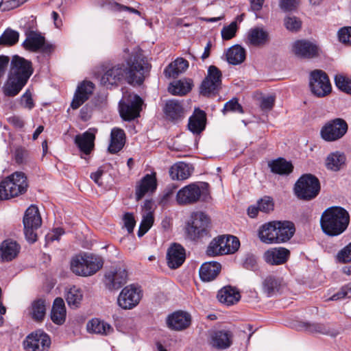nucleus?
Listing matches in <instances>:
<instances>
[{
  "mask_svg": "<svg viewBox=\"0 0 351 351\" xmlns=\"http://www.w3.org/2000/svg\"><path fill=\"white\" fill-rule=\"evenodd\" d=\"M148 69L147 62L136 56L126 62L117 64L108 69L102 75L101 82L105 86L118 85L123 81L132 85H141L144 82L145 73Z\"/></svg>",
  "mask_w": 351,
  "mask_h": 351,
  "instance_id": "1",
  "label": "nucleus"
},
{
  "mask_svg": "<svg viewBox=\"0 0 351 351\" xmlns=\"http://www.w3.org/2000/svg\"><path fill=\"white\" fill-rule=\"evenodd\" d=\"M33 72L31 61L18 55L13 56L8 79L3 86V94L10 97L17 95L26 85Z\"/></svg>",
  "mask_w": 351,
  "mask_h": 351,
  "instance_id": "2",
  "label": "nucleus"
},
{
  "mask_svg": "<svg viewBox=\"0 0 351 351\" xmlns=\"http://www.w3.org/2000/svg\"><path fill=\"white\" fill-rule=\"evenodd\" d=\"M350 223V214L343 207L331 206L322 214L320 226L328 237H337L343 233Z\"/></svg>",
  "mask_w": 351,
  "mask_h": 351,
  "instance_id": "3",
  "label": "nucleus"
},
{
  "mask_svg": "<svg viewBox=\"0 0 351 351\" xmlns=\"http://www.w3.org/2000/svg\"><path fill=\"white\" fill-rule=\"evenodd\" d=\"M102 266L101 258L87 253L75 255L70 261L71 271L80 276H92L97 273Z\"/></svg>",
  "mask_w": 351,
  "mask_h": 351,
  "instance_id": "4",
  "label": "nucleus"
},
{
  "mask_svg": "<svg viewBox=\"0 0 351 351\" xmlns=\"http://www.w3.org/2000/svg\"><path fill=\"white\" fill-rule=\"evenodd\" d=\"M211 221L208 215L202 211L193 212L186 225V234L191 241L210 237Z\"/></svg>",
  "mask_w": 351,
  "mask_h": 351,
  "instance_id": "5",
  "label": "nucleus"
},
{
  "mask_svg": "<svg viewBox=\"0 0 351 351\" xmlns=\"http://www.w3.org/2000/svg\"><path fill=\"white\" fill-rule=\"evenodd\" d=\"M27 178L22 172H15L0 183V200L8 199L25 193Z\"/></svg>",
  "mask_w": 351,
  "mask_h": 351,
  "instance_id": "6",
  "label": "nucleus"
},
{
  "mask_svg": "<svg viewBox=\"0 0 351 351\" xmlns=\"http://www.w3.org/2000/svg\"><path fill=\"white\" fill-rule=\"evenodd\" d=\"M294 191L297 197L301 199H313L319 193V181L312 174H304L296 182Z\"/></svg>",
  "mask_w": 351,
  "mask_h": 351,
  "instance_id": "7",
  "label": "nucleus"
},
{
  "mask_svg": "<svg viewBox=\"0 0 351 351\" xmlns=\"http://www.w3.org/2000/svg\"><path fill=\"white\" fill-rule=\"evenodd\" d=\"M209 197L208 191L197 183H191L180 189L176 194V202L179 205H191Z\"/></svg>",
  "mask_w": 351,
  "mask_h": 351,
  "instance_id": "8",
  "label": "nucleus"
},
{
  "mask_svg": "<svg viewBox=\"0 0 351 351\" xmlns=\"http://www.w3.org/2000/svg\"><path fill=\"white\" fill-rule=\"evenodd\" d=\"M222 73L215 66L211 65L208 67L207 75L202 81L199 93L205 97H215L221 88Z\"/></svg>",
  "mask_w": 351,
  "mask_h": 351,
  "instance_id": "9",
  "label": "nucleus"
},
{
  "mask_svg": "<svg viewBox=\"0 0 351 351\" xmlns=\"http://www.w3.org/2000/svg\"><path fill=\"white\" fill-rule=\"evenodd\" d=\"M348 125L341 118L332 119L322 128L320 135L327 142H333L341 138L348 132Z\"/></svg>",
  "mask_w": 351,
  "mask_h": 351,
  "instance_id": "10",
  "label": "nucleus"
},
{
  "mask_svg": "<svg viewBox=\"0 0 351 351\" xmlns=\"http://www.w3.org/2000/svg\"><path fill=\"white\" fill-rule=\"evenodd\" d=\"M309 86L311 92L319 97H325L332 90L327 74L319 69L314 70L311 73Z\"/></svg>",
  "mask_w": 351,
  "mask_h": 351,
  "instance_id": "11",
  "label": "nucleus"
},
{
  "mask_svg": "<svg viewBox=\"0 0 351 351\" xmlns=\"http://www.w3.org/2000/svg\"><path fill=\"white\" fill-rule=\"evenodd\" d=\"M291 51L298 58L308 60L319 57L321 49L315 43L301 39L293 43Z\"/></svg>",
  "mask_w": 351,
  "mask_h": 351,
  "instance_id": "12",
  "label": "nucleus"
},
{
  "mask_svg": "<svg viewBox=\"0 0 351 351\" xmlns=\"http://www.w3.org/2000/svg\"><path fill=\"white\" fill-rule=\"evenodd\" d=\"M142 291L140 288L134 285L124 287L117 298V304L122 309H132L140 302Z\"/></svg>",
  "mask_w": 351,
  "mask_h": 351,
  "instance_id": "13",
  "label": "nucleus"
},
{
  "mask_svg": "<svg viewBox=\"0 0 351 351\" xmlns=\"http://www.w3.org/2000/svg\"><path fill=\"white\" fill-rule=\"evenodd\" d=\"M26 38L23 43V47L32 52H51L53 47L45 42V38L40 33L33 30L25 32Z\"/></svg>",
  "mask_w": 351,
  "mask_h": 351,
  "instance_id": "14",
  "label": "nucleus"
},
{
  "mask_svg": "<svg viewBox=\"0 0 351 351\" xmlns=\"http://www.w3.org/2000/svg\"><path fill=\"white\" fill-rule=\"evenodd\" d=\"M23 343L27 351H48L51 339L43 331L37 330L29 334Z\"/></svg>",
  "mask_w": 351,
  "mask_h": 351,
  "instance_id": "15",
  "label": "nucleus"
},
{
  "mask_svg": "<svg viewBox=\"0 0 351 351\" xmlns=\"http://www.w3.org/2000/svg\"><path fill=\"white\" fill-rule=\"evenodd\" d=\"M127 280L128 271L123 266L112 267L104 276V283L110 291L120 289Z\"/></svg>",
  "mask_w": 351,
  "mask_h": 351,
  "instance_id": "16",
  "label": "nucleus"
},
{
  "mask_svg": "<svg viewBox=\"0 0 351 351\" xmlns=\"http://www.w3.org/2000/svg\"><path fill=\"white\" fill-rule=\"evenodd\" d=\"M128 103L121 100L119 102V112L121 118L125 121H132L137 118L141 110L142 99L137 95H130Z\"/></svg>",
  "mask_w": 351,
  "mask_h": 351,
  "instance_id": "17",
  "label": "nucleus"
},
{
  "mask_svg": "<svg viewBox=\"0 0 351 351\" xmlns=\"http://www.w3.org/2000/svg\"><path fill=\"white\" fill-rule=\"evenodd\" d=\"M94 90V84L91 82L84 81L77 86L75 92L71 107L73 110L79 108L85 103L92 95Z\"/></svg>",
  "mask_w": 351,
  "mask_h": 351,
  "instance_id": "18",
  "label": "nucleus"
},
{
  "mask_svg": "<svg viewBox=\"0 0 351 351\" xmlns=\"http://www.w3.org/2000/svg\"><path fill=\"white\" fill-rule=\"evenodd\" d=\"M96 132L97 129L89 128L83 134L75 136V143L84 154L88 155L94 149Z\"/></svg>",
  "mask_w": 351,
  "mask_h": 351,
  "instance_id": "19",
  "label": "nucleus"
},
{
  "mask_svg": "<svg viewBox=\"0 0 351 351\" xmlns=\"http://www.w3.org/2000/svg\"><path fill=\"white\" fill-rule=\"evenodd\" d=\"M191 321L190 314L179 311L173 313L167 317V324L172 330H182L189 326Z\"/></svg>",
  "mask_w": 351,
  "mask_h": 351,
  "instance_id": "20",
  "label": "nucleus"
},
{
  "mask_svg": "<svg viewBox=\"0 0 351 351\" xmlns=\"http://www.w3.org/2000/svg\"><path fill=\"white\" fill-rule=\"evenodd\" d=\"M186 258L185 250L180 244L173 243L167 251V265L171 269L180 267Z\"/></svg>",
  "mask_w": 351,
  "mask_h": 351,
  "instance_id": "21",
  "label": "nucleus"
},
{
  "mask_svg": "<svg viewBox=\"0 0 351 351\" xmlns=\"http://www.w3.org/2000/svg\"><path fill=\"white\" fill-rule=\"evenodd\" d=\"M21 250L20 245L12 239L4 240L0 244V261L9 262L14 259Z\"/></svg>",
  "mask_w": 351,
  "mask_h": 351,
  "instance_id": "22",
  "label": "nucleus"
},
{
  "mask_svg": "<svg viewBox=\"0 0 351 351\" xmlns=\"http://www.w3.org/2000/svg\"><path fill=\"white\" fill-rule=\"evenodd\" d=\"M290 256V251L285 247H274L266 251L264 254L265 261L272 265L284 264Z\"/></svg>",
  "mask_w": 351,
  "mask_h": 351,
  "instance_id": "23",
  "label": "nucleus"
},
{
  "mask_svg": "<svg viewBox=\"0 0 351 351\" xmlns=\"http://www.w3.org/2000/svg\"><path fill=\"white\" fill-rule=\"evenodd\" d=\"M277 221L265 223L260 226L258 235L260 240L265 243H276Z\"/></svg>",
  "mask_w": 351,
  "mask_h": 351,
  "instance_id": "24",
  "label": "nucleus"
},
{
  "mask_svg": "<svg viewBox=\"0 0 351 351\" xmlns=\"http://www.w3.org/2000/svg\"><path fill=\"white\" fill-rule=\"evenodd\" d=\"M295 231V225L290 221H277L276 243L289 241Z\"/></svg>",
  "mask_w": 351,
  "mask_h": 351,
  "instance_id": "25",
  "label": "nucleus"
},
{
  "mask_svg": "<svg viewBox=\"0 0 351 351\" xmlns=\"http://www.w3.org/2000/svg\"><path fill=\"white\" fill-rule=\"evenodd\" d=\"M164 112L168 119L174 121L181 120L184 117V113L182 103L176 99L167 101Z\"/></svg>",
  "mask_w": 351,
  "mask_h": 351,
  "instance_id": "26",
  "label": "nucleus"
},
{
  "mask_svg": "<svg viewBox=\"0 0 351 351\" xmlns=\"http://www.w3.org/2000/svg\"><path fill=\"white\" fill-rule=\"evenodd\" d=\"M156 178L154 174L145 175L136 188V200H140L147 193L153 192L156 189Z\"/></svg>",
  "mask_w": 351,
  "mask_h": 351,
  "instance_id": "27",
  "label": "nucleus"
},
{
  "mask_svg": "<svg viewBox=\"0 0 351 351\" xmlns=\"http://www.w3.org/2000/svg\"><path fill=\"white\" fill-rule=\"evenodd\" d=\"M217 298L221 303L230 306L238 302L241 295L236 288L226 286L218 291Z\"/></svg>",
  "mask_w": 351,
  "mask_h": 351,
  "instance_id": "28",
  "label": "nucleus"
},
{
  "mask_svg": "<svg viewBox=\"0 0 351 351\" xmlns=\"http://www.w3.org/2000/svg\"><path fill=\"white\" fill-rule=\"evenodd\" d=\"M221 270V265L215 261L206 262L202 265L199 274L201 280L204 282L213 280Z\"/></svg>",
  "mask_w": 351,
  "mask_h": 351,
  "instance_id": "29",
  "label": "nucleus"
},
{
  "mask_svg": "<svg viewBox=\"0 0 351 351\" xmlns=\"http://www.w3.org/2000/svg\"><path fill=\"white\" fill-rule=\"evenodd\" d=\"M206 113L199 109H195L193 114L189 118L188 127L194 134H199L206 126Z\"/></svg>",
  "mask_w": 351,
  "mask_h": 351,
  "instance_id": "30",
  "label": "nucleus"
},
{
  "mask_svg": "<svg viewBox=\"0 0 351 351\" xmlns=\"http://www.w3.org/2000/svg\"><path fill=\"white\" fill-rule=\"evenodd\" d=\"M269 40V34L262 28L251 29L247 33V43L248 45L259 47L267 43Z\"/></svg>",
  "mask_w": 351,
  "mask_h": 351,
  "instance_id": "31",
  "label": "nucleus"
},
{
  "mask_svg": "<svg viewBox=\"0 0 351 351\" xmlns=\"http://www.w3.org/2000/svg\"><path fill=\"white\" fill-rule=\"evenodd\" d=\"M88 332L99 334L101 335H108L114 332L113 328L108 323L94 318L90 320L86 325Z\"/></svg>",
  "mask_w": 351,
  "mask_h": 351,
  "instance_id": "32",
  "label": "nucleus"
},
{
  "mask_svg": "<svg viewBox=\"0 0 351 351\" xmlns=\"http://www.w3.org/2000/svg\"><path fill=\"white\" fill-rule=\"evenodd\" d=\"M51 319L53 323L58 325H62L66 319V308L63 299L57 298L55 299L51 312Z\"/></svg>",
  "mask_w": 351,
  "mask_h": 351,
  "instance_id": "33",
  "label": "nucleus"
},
{
  "mask_svg": "<svg viewBox=\"0 0 351 351\" xmlns=\"http://www.w3.org/2000/svg\"><path fill=\"white\" fill-rule=\"evenodd\" d=\"M346 155L341 152L330 153L326 158V167L328 169L338 171L346 165Z\"/></svg>",
  "mask_w": 351,
  "mask_h": 351,
  "instance_id": "34",
  "label": "nucleus"
},
{
  "mask_svg": "<svg viewBox=\"0 0 351 351\" xmlns=\"http://www.w3.org/2000/svg\"><path fill=\"white\" fill-rule=\"evenodd\" d=\"M125 143V133L122 129L114 128L110 134V143L108 147V151L111 154L119 152L123 147Z\"/></svg>",
  "mask_w": 351,
  "mask_h": 351,
  "instance_id": "35",
  "label": "nucleus"
},
{
  "mask_svg": "<svg viewBox=\"0 0 351 351\" xmlns=\"http://www.w3.org/2000/svg\"><path fill=\"white\" fill-rule=\"evenodd\" d=\"M189 67V62L182 58H178L165 68V75L168 77H176Z\"/></svg>",
  "mask_w": 351,
  "mask_h": 351,
  "instance_id": "36",
  "label": "nucleus"
},
{
  "mask_svg": "<svg viewBox=\"0 0 351 351\" xmlns=\"http://www.w3.org/2000/svg\"><path fill=\"white\" fill-rule=\"evenodd\" d=\"M191 174L189 165L182 162L176 163L169 169V175L173 180H184L189 178Z\"/></svg>",
  "mask_w": 351,
  "mask_h": 351,
  "instance_id": "37",
  "label": "nucleus"
},
{
  "mask_svg": "<svg viewBox=\"0 0 351 351\" xmlns=\"http://www.w3.org/2000/svg\"><path fill=\"white\" fill-rule=\"evenodd\" d=\"M23 222V226L40 227L42 219L38 208L36 206L32 205L25 210Z\"/></svg>",
  "mask_w": 351,
  "mask_h": 351,
  "instance_id": "38",
  "label": "nucleus"
},
{
  "mask_svg": "<svg viewBox=\"0 0 351 351\" xmlns=\"http://www.w3.org/2000/svg\"><path fill=\"white\" fill-rule=\"evenodd\" d=\"M271 172L279 175H288L293 171V167L290 162L279 158L269 162Z\"/></svg>",
  "mask_w": 351,
  "mask_h": 351,
  "instance_id": "39",
  "label": "nucleus"
},
{
  "mask_svg": "<svg viewBox=\"0 0 351 351\" xmlns=\"http://www.w3.org/2000/svg\"><path fill=\"white\" fill-rule=\"evenodd\" d=\"M245 49L238 45L230 47L226 52L227 61L233 65L242 63L245 60Z\"/></svg>",
  "mask_w": 351,
  "mask_h": 351,
  "instance_id": "40",
  "label": "nucleus"
},
{
  "mask_svg": "<svg viewBox=\"0 0 351 351\" xmlns=\"http://www.w3.org/2000/svg\"><path fill=\"white\" fill-rule=\"evenodd\" d=\"M282 286V280L274 276H267L263 282V291L271 297L277 293Z\"/></svg>",
  "mask_w": 351,
  "mask_h": 351,
  "instance_id": "41",
  "label": "nucleus"
},
{
  "mask_svg": "<svg viewBox=\"0 0 351 351\" xmlns=\"http://www.w3.org/2000/svg\"><path fill=\"white\" fill-rule=\"evenodd\" d=\"M221 241L223 254H233L239 248V240L234 236H221Z\"/></svg>",
  "mask_w": 351,
  "mask_h": 351,
  "instance_id": "42",
  "label": "nucleus"
},
{
  "mask_svg": "<svg viewBox=\"0 0 351 351\" xmlns=\"http://www.w3.org/2000/svg\"><path fill=\"white\" fill-rule=\"evenodd\" d=\"M302 326L305 330L311 333H319L333 337L337 335L336 331L331 330L328 326L324 324L304 322Z\"/></svg>",
  "mask_w": 351,
  "mask_h": 351,
  "instance_id": "43",
  "label": "nucleus"
},
{
  "mask_svg": "<svg viewBox=\"0 0 351 351\" xmlns=\"http://www.w3.org/2000/svg\"><path fill=\"white\" fill-rule=\"evenodd\" d=\"M192 88V83L186 80H180L171 84L169 91L173 95H185Z\"/></svg>",
  "mask_w": 351,
  "mask_h": 351,
  "instance_id": "44",
  "label": "nucleus"
},
{
  "mask_svg": "<svg viewBox=\"0 0 351 351\" xmlns=\"http://www.w3.org/2000/svg\"><path fill=\"white\" fill-rule=\"evenodd\" d=\"M213 346L217 348H226L230 346V335L227 331H217L212 337Z\"/></svg>",
  "mask_w": 351,
  "mask_h": 351,
  "instance_id": "45",
  "label": "nucleus"
},
{
  "mask_svg": "<svg viewBox=\"0 0 351 351\" xmlns=\"http://www.w3.org/2000/svg\"><path fill=\"white\" fill-rule=\"evenodd\" d=\"M83 298L82 291L80 289L73 286L66 294V302L71 308H77L81 304Z\"/></svg>",
  "mask_w": 351,
  "mask_h": 351,
  "instance_id": "46",
  "label": "nucleus"
},
{
  "mask_svg": "<svg viewBox=\"0 0 351 351\" xmlns=\"http://www.w3.org/2000/svg\"><path fill=\"white\" fill-rule=\"evenodd\" d=\"M45 313V300L43 299H38L34 300L32 304L31 314L32 318L36 321H41L43 319Z\"/></svg>",
  "mask_w": 351,
  "mask_h": 351,
  "instance_id": "47",
  "label": "nucleus"
},
{
  "mask_svg": "<svg viewBox=\"0 0 351 351\" xmlns=\"http://www.w3.org/2000/svg\"><path fill=\"white\" fill-rule=\"evenodd\" d=\"M19 34L11 29H7L0 36V45L12 46L19 41Z\"/></svg>",
  "mask_w": 351,
  "mask_h": 351,
  "instance_id": "48",
  "label": "nucleus"
},
{
  "mask_svg": "<svg viewBox=\"0 0 351 351\" xmlns=\"http://www.w3.org/2000/svg\"><path fill=\"white\" fill-rule=\"evenodd\" d=\"M154 218L152 211L146 212V213L143 215V219L138 231V236L139 237L143 236L150 229L154 223Z\"/></svg>",
  "mask_w": 351,
  "mask_h": 351,
  "instance_id": "49",
  "label": "nucleus"
},
{
  "mask_svg": "<svg viewBox=\"0 0 351 351\" xmlns=\"http://www.w3.org/2000/svg\"><path fill=\"white\" fill-rule=\"evenodd\" d=\"M335 82L339 89L351 95V78L338 74L335 75Z\"/></svg>",
  "mask_w": 351,
  "mask_h": 351,
  "instance_id": "50",
  "label": "nucleus"
},
{
  "mask_svg": "<svg viewBox=\"0 0 351 351\" xmlns=\"http://www.w3.org/2000/svg\"><path fill=\"white\" fill-rule=\"evenodd\" d=\"M221 241V236L213 239L207 247V255L215 256L217 255L223 254Z\"/></svg>",
  "mask_w": 351,
  "mask_h": 351,
  "instance_id": "51",
  "label": "nucleus"
},
{
  "mask_svg": "<svg viewBox=\"0 0 351 351\" xmlns=\"http://www.w3.org/2000/svg\"><path fill=\"white\" fill-rule=\"evenodd\" d=\"M285 27L291 32H297L300 29L302 21L295 16H287L284 19Z\"/></svg>",
  "mask_w": 351,
  "mask_h": 351,
  "instance_id": "52",
  "label": "nucleus"
},
{
  "mask_svg": "<svg viewBox=\"0 0 351 351\" xmlns=\"http://www.w3.org/2000/svg\"><path fill=\"white\" fill-rule=\"evenodd\" d=\"M351 298V282L341 287V290L332 295L328 300H339Z\"/></svg>",
  "mask_w": 351,
  "mask_h": 351,
  "instance_id": "53",
  "label": "nucleus"
},
{
  "mask_svg": "<svg viewBox=\"0 0 351 351\" xmlns=\"http://www.w3.org/2000/svg\"><path fill=\"white\" fill-rule=\"evenodd\" d=\"M237 29V22L233 21L229 25L221 29V36L223 40H228L234 37Z\"/></svg>",
  "mask_w": 351,
  "mask_h": 351,
  "instance_id": "54",
  "label": "nucleus"
},
{
  "mask_svg": "<svg viewBox=\"0 0 351 351\" xmlns=\"http://www.w3.org/2000/svg\"><path fill=\"white\" fill-rule=\"evenodd\" d=\"M260 211L267 213L274 210L273 199L268 196H265L258 202Z\"/></svg>",
  "mask_w": 351,
  "mask_h": 351,
  "instance_id": "55",
  "label": "nucleus"
},
{
  "mask_svg": "<svg viewBox=\"0 0 351 351\" xmlns=\"http://www.w3.org/2000/svg\"><path fill=\"white\" fill-rule=\"evenodd\" d=\"M223 112L227 111L230 112H238L239 113H243V110L242 106L239 104L238 99L237 98H233L226 102L224 105Z\"/></svg>",
  "mask_w": 351,
  "mask_h": 351,
  "instance_id": "56",
  "label": "nucleus"
},
{
  "mask_svg": "<svg viewBox=\"0 0 351 351\" xmlns=\"http://www.w3.org/2000/svg\"><path fill=\"white\" fill-rule=\"evenodd\" d=\"M338 38L340 42L351 45V27H344L338 31Z\"/></svg>",
  "mask_w": 351,
  "mask_h": 351,
  "instance_id": "57",
  "label": "nucleus"
},
{
  "mask_svg": "<svg viewBox=\"0 0 351 351\" xmlns=\"http://www.w3.org/2000/svg\"><path fill=\"white\" fill-rule=\"evenodd\" d=\"M300 3V0H280L279 5L284 12L295 10Z\"/></svg>",
  "mask_w": 351,
  "mask_h": 351,
  "instance_id": "58",
  "label": "nucleus"
},
{
  "mask_svg": "<svg viewBox=\"0 0 351 351\" xmlns=\"http://www.w3.org/2000/svg\"><path fill=\"white\" fill-rule=\"evenodd\" d=\"M337 258L341 263L351 262V243L338 253Z\"/></svg>",
  "mask_w": 351,
  "mask_h": 351,
  "instance_id": "59",
  "label": "nucleus"
},
{
  "mask_svg": "<svg viewBox=\"0 0 351 351\" xmlns=\"http://www.w3.org/2000/svg\"><path fill=\"white\" fill-rule=\"evenodd\" d=\"M21 104L25 108L29 110L34 107V103L32 99V95L29 90H27L23 95L21 97Z\"/></svg>",
  "mask_w": 351,
  "mask_h": 351,
  "instance_id": "60",
  "label": "nucleus"
},
{
  "mask_svg": "<svg viewBox=\"0 0 351 351\" xmlns=\"http://www.w3.org/2000/svg\"><path fill=\"white\" fill-rule=\"evenodd\" d=\"M38 228L33 226H24V234L25 239L29 243H33L36 241L37 234L35 230Z\"/></svg>",
  "mask_w": 351,
  "mask_h": 351,
  "instance_id": "61",
  "label": "nucleus"
},
{
  "mask_svg": "<svg viewBox=\"0 0 351 351\" xmlns=\"http://www.w3.org/2000/svg\"><path fill=\"white\" fill-rule=\"evenodd\" d=\"M123 220L128 232L129 233L132 232L136 224V221L133 215L130 213H125L123 216Z\"/></svg>",
  "mask_w": 351,
  "mask_h": 351,
  "instance_id": "62",
  "label": "nucleus"
},
{
  "mask_svg": "<svg viewBox=\"0 0 351 351\" xmlns=\"http://www.w3.org/2000/svg\"><path fill=\"white\" fill-rule=\"evenodd\" d=\"M27 0H8L3 1V8H1L2 12L8 11L16 8L25 3Z\"/></svg>",
  "mask_w": 351,
  "mask_h": 351,
  "instance_id": "63",
  "label": "nucleus"
},
{
  "mask_svg": "<svg viewBox=\"0 0 351 351\" xmlns=\"http://www.w3.org/2000/svg\"><path fill=\"white\" fill-rule=\"evenodd\" d=\"M64 234V231L62 228H57L52 230L51 232L48 233L46 235V240L47 242H53L54 241H58L60 237Z\"/></svg>",
  "mask_w": 351,
  "mask_h": 351,
  "instance_id": "64",
  "label": "nucleus"
}]
</instances>
